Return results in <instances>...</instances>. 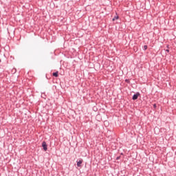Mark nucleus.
<instances>
[{
    "label": "nucleus",
    "mask_w": 176,
    "mask_h": 176,
    "mask_svg": "<svg viewBox=\"0 0 176 176\" xmlns=\"http://www.w3.org/2000/svg\"><path fill=\"white\" fill-rule=\"evenodd\" d=\"M42 146L45 152H46V151H47V144H46V142H43Z\"/></svg>",
    "instance_id": "f257e3e1"
},
{
    "label": "nucleus",
    "mask_w": 176,
    "mask_h": 176,
    "mask_svg": "<svg viewBox=\"0 0 176 176\" xmlns=\"http://www.w3.org/2000/svg\"><path fill=\"white\" fill-rule=\"evenodd\" d=\"M156 107H157V106H156V104H153V107H154V108H156Z\"/></svg>",
    "instance_id": "0eeeda50"
},
{
    "label": "nucleus",
    "mask_w": 176,
    "mask_h": 176,
    "mask_svg": "<svg viewBox=\"0 0 176 176\" xmlns=\"http://www.w3.org/2000/svg\"><path fill=\"white\" fill-rule=\"evenodd\" d=\"M139 96H140V93L138 92V93H136L135 94H134V95L133 96L132 99L134 100H138Z\"/></svg>",
    "instance_id": "f03ea898"
},
{
    "label": "nucleus",
    "mask_w": 176,
    "mask_h": 176,
    "mask_svg": "<svg viewBox=\"0 0 176 176\" xmlns=\"http://www.w3.org/2000/svg\"><path fill=\"white\" fill-rule=\"evenodd\" d=\"M143 49L144 50H146V49H148V45H144Z\"/></svg>",
    "instance_id": "423d86ee"
},
{
    "label": "nucleus",
    "mask_w": 176,
    "mask_h": 176,
    "mask_svg": "<svg viewBox=\"0 0 176 176\" xmlns=\"http://www.w3.org/2000/svg\"><path fill=\"white\" fill-rule=\"evenodd\" d=\"M53 76H54L55 78H58V72H54L52 74Z\"/></svg>",
    "instance_id": "20e7f679"
},
{
    "label": "nucleus",
    "mask_w": 176,
    "mask_h": 176,
    "mask_svg": "<svg viewBox=\"0 0 176 176\" xmlns=\"http://www.w3.org/2000/svg\"><path fill=\"white\" fill-rule=\"evenodd\" d=\"M126 82H129V80H126Z\"/></svg>",
    "instance_id": "9d476101"
},
{
    "label": "nucleus",
    "mask_w": 176,
    "mask_h": 176,
    "mask_svg": "<svg viewBox=\"0 0 176 176\" xmlns=\"http://www.w3.org/2000/svg\"><path fill=\"white\" fill-rule=\"evenodd\" d=\"M82 163H83V160H80L79 161H77V166L80 167Z\"/></svg>",
    "instance_id": "7ed1b4c3"
},
{
    "label": "nucleus",
    "mask_w": 176,
    "mask_h": 176,
    "mask_svg": "<svg viewBox=\"0 0 176 176\" xmlns=\"http://www.w3.org/2000/svg\"><path fill=\"white\" fill-rule=\"evenodd\" d=\"M118 19H119V16H114L113 19V21H115L116 20H118Z\"/></svg>",
    "instance_id": "39448f33"
},
{
    "label": "nucleus",
    "mask_w": 176,
    "mask_h": 176,
    "mask_svg": "<svg viewBox=\"0 0 176 176\" xmlns=\"http://www.w3.org/2000/svg\"><path fill=\"white\" fill-rule=\"evenodd\" d=\"M1 59H0V63H1Z\"/></svg>",
    "instance_id": "9b49d317"
},
{
    "label": "nucleus",
    "mask_w": 176,
    "mask_h": 176,
    "mask_svg": "<svg viewBox=\"0 0 176 176\" xmlns=\"http://www.w3.org/2000/svg\"><path fill=\"white\" fill-rule=\"evenodd\" d=\"M167 53L170 52V50H166Z\"/></svg>",
    "instance_id": "6e6552de"
},
{
    "label": "nucleus",
    "mask_w": 176,
    "mask_h": 176,
    "mask_svg": "<svg viewBox=\"0 0 176 176\" xmlns=\"http://www.w3.org/2000/svg\"><path fill=\"white\" fill-rule=\"evenodd\" d=\"M117 160H119V157H117Z\"/></svg>",
    "instance_id": "1a4fd4ad"
}]
</instances>
